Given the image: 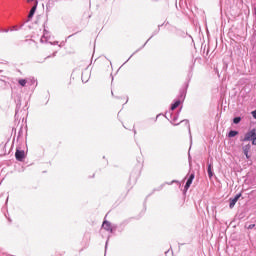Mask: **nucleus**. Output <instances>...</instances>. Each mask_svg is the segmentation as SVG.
Listing matches in <instances>:
<instances>
[{"instance_id": "obj_7", "label": "nucleus", "mask_w": 256, "mask_h": 256, "mask_svg": "<svg viewBox=\"0 0 256 256\" xmlns=\"http://www.w3.org/2000/svg\"><path fill=\"white\" fill-rule=\"evenodd\" d=\"M25 150H21L20 148H16V152H15V158L16 161H20L23 162L25 161Z\"/></svg>"}, {"instance_id": "obj_3", "label": "nucleus", "mask_w": 256, "mask_h": 256, "mask_svg": "<svg viewBox=\"0 0 256 256\" xmlns=\"http://www.w3.org/2000/svg\"><path fill=\"white\" fill-rule=\"evenodd\" d=\"M185 101V98H178L174 99L173 102L170 105V111H175V109L179 107H183V102Z\"/></svg>"}, {"instance_id": "obj_5", "label": "nucleus", "mask_w": 256, "mask_h": 256, "mask_svg": "<svg viewBox=\"0 0 256 256\" xmlns=\"http://www.w3.org/2000/svg\"><path fill=\"white\" fill-rule=\"evenodd\" d=\"M241 197H243L242 192L236 194L233 198H230L229 199V209H233V207H235V205L237 204V201H239V199H241Z\"/></svg>"}, {"instance_id": "obj_17", "label": "nucleus", "mask_w": 256, "mask_h": 256, "mask_svg": "<svg viewBox=\"0 0 256 256\" xmlns=\"http://www.w3.org/2000/svg\"><path fill=\"white\" fill-rule=\"evenodd\" d=\"M40 102H41L40 105H47V103H49V98L47 97L41 98Z\"/></svg>"}, {"instance_id": "obj_12", "label": "nucleus", "mask_w": 256, "mask_h": 256, "mask_svg": "<svg viewBox=\"0 0 256 256\" xmlns=\"http://www.w3.org/2000/svg\"><path fill=\"white\" fill-rule=\"evenodd\" d=\"M207 173H208L209 179H213V176L215 175V173L213 172V164L207 165Z\"/></svg>"}, {"instance_id": "obj_10", "label": "nucleus", "mask_w": 256, "mask_h": 256, "mask_svg": "<svg viewBox=\"0 0 256 256\" xmlns=\"http://www.w3.org/2000/svg\"><path fill=\"white\" fill-rule=\"evenodd\" d=\"M173 183H178V185H181V182H179L178 180H172L171 182L169 183H164V184H161L158 188L154 189V191H162L163 187H165V185H173Z\"/></svg>"}, {"instance_id": "obj_9", "label": "nucleus", "mask_w": 256, "mask_h": 256, "mask_svg": "<svg viewBox=\"0 0 256 256\" xmlns=\"http://www.w3.org/2000/svg\"><path fill=\"white\" fill-rule=\"evenodd\" d=\"M243 154L245 155L246 159H251V155L249 151H251V144H246L242 147Z\"/></svg>"}, {"instance_id": "obj_25", "label": "nucleus", "mask_w": 256, "mask_h": 256, "mask_svg": "<svg viewBox=\"0 0 256 256\" xmlns=\"http://www.w3.org/2000/svg\"><path fill=\"white\" fill-rule=\"evenodd\" d=\"M251 115H252L253 119H256V109L251 112Z\"/></svg>"}, {"instance_id": "obj_35", "label": "nucleus", "mask_w": 256, "mask_h": 256, "mask_svg": "<svg viewBox=\"0 0 256 256\" xmlns=\"http://www.w3.org/2000/svg\"><path fill=\"white\" fill-rule=\"evenodd\" d=\"M131 177H133V174H130V179H131Z\"/></svg>"}, {"instance_id": "obj_26", "label": "nucleus", "mask_w": 256, "mask_h": 256, "mask_svg": "<svg viewBox=\"0 0 256 256\" xmlns=\"http://www.w3.org/2000/svg\"><path fill=\"white\" fill-rule=\"evenodd\" d=\"M118 233H123V231H125V229L121 228V226H118Z\"/></svg>"}, {"instance_id": "obj_32", "label": "nucleus", "mask_w": 256, "mask_h": 256, "mask_svg": "<svg viewBox=\"0 0 256 256\" xmlns=\"http://www.w3.org/2000/svg\"><path fill=\"white\" fill-rule=\"evenodd\" d=\"M9 201V198H6V203Z\"/></svg>"}, {"instance_id": "obj_21", "label": "nucleus", "mask_w": 256, "mask_h": 256, "mask_svg": "<svg viewBox=\"0 0 256 256\" xmlns=\"http://www.w3.org/2000/svg\"><path fill=\"white\" fill-rule=\"evenodd\" d=\"M188 162H189V167H191L192 161H191V153L190 152H188Z\"/></svg>"}, {"instance_id": "obj_13", "label": "nucleus", "mask_w": 256, "mask_h": 256, "mask_svg": "<svg viewBox=\"0 0 256 256\" xmlns=\"http://www.w3.org/2000/svg\"><path fill=\"white\" fill-rule=\"evenodd\" d=\"M181 123H184V125L187 127V129L189 130V133H191V125L189 124V120L185 119L180 121L179 123L173 124L175 127H177V125H181Z\"/></svg>"}, {"instance_id": "obj_1", "label": "nucleus", "mask_w": 256, "mask_h": 256, "mask_svg": "<svg viewBox=\"0 0 256 256\" xmlns=\"http://www.w3.org/2000/svg\"><path fill=\"white\" fill-rule=\"evenodd\" d=\"M242 143H247V141H252V145H256V128H252L245 133L244 137L240 138Z\"/></svg>"}, {"instance_id": "obj_18", "label": "nucleus", "mask_w": 256, "mask_h": 256, "mask_svg": "<svg viewBox=\"0 0 256 256\" xmlns=\"http://www.w3.org/2000/svg\"><path fill=\"white\" fill-rule=\"evenodd\" d=\"M119 225L112 223V235H115V232L118 230Z\"/></svg>"}, {"instance_id": "obj_34", "label": "nucleus", "mask_w": 256, "mask_h": 256, "mask_svg": "<svg viewBox=\"0 0 256 256\" xmlns=\"http://www.w3.org/2000/svg\"><path fill=\"white\" fill-rule=\"evenodd\" d=\"M254 13H255V15H256V8L254 9Z\"/></svg>"}, {"instance_id": "obj_24", "label": "nucleus", "mask_w": 256, "mask_h": 256, "mask_svg": "<svg viewBox=\"0 0 256 256\" xmlns=\"http://www.w3.org/2000/svg\"><path fill=\"white\" fill-rule=\"evenodd\" d=\"M159 117H161V114H158L155 118H151V119H153L154 123H157V119H159Z\"/></svg>"}, {"instance_id": "obj_6", "label": "nucleus", "mask_w": 256, "mask_h": 256, "mask_svg": "<svg viewBox=\"0 0 256 256\" xmlns=\"http://www.w3.org/2000/svg\"><path fill=\"white\" fill-rule=\"evenodd\" d=\"M102 229L113 235V223L108 220H104L102 223Z\"/></svg>"}, {"instance_id": "obj_16", "label": "nucleus", "mask_w": 256, "mask_h": 256, "mask_svg": "<svg viewBox=\"0 0 256 256\" xmlns=\"http://www.w3.org/2000/svg\"><path fill=\"white\" fill-rule=\"evenodd\" d=\"M242 119H243V118H241V116H236V117H234L233 120H232V121H233V124H234V125H239V123H241Z\"/></svg>"}, {"instance_id": "obj_31", "label": "nucleus", "mask_w": 256, "mask_h": 256, "mask_svg": "<svg viewBox=\"0 0 256 256\" xmlns=\"http://www.w3.org/2000/svg\"><path fill=\"white\" fill-rule=\"evenodd\" d=\"M9 223H11V218H8Z\"/></svg>"}, {"instance_id": "obj_4", "label": "nucleus", "mask_w": 256, "mask_h": 256, "mask_svg": "<svg viewBox=\"0 0 256 256\" xmlns=\"http://www.w3.org/2000/svg\"><path fill=\"white\" fill-rule=\"evenodd\" d=\"M194 179H195V172H192L191 174H189L187 178L186 184L183 189V193H187V191H189V188L191 187V185H193Z\"/></svg>"}, {"instance_id": "obj_8", "label": "nucleus", "mask_w": 256, "mask_h": 256, "mask_svg": "<svg viewBox=\"0 0 256 256\" xmlns=\"http://www.w3.org/2000/svg\"><path fill=\"white\" fill-rule=\"evenodd\" d=\"M18 83L19 85H21V87H27V85H33V83H35V79L33 78L20 79Z\"/></svg>"}, {"instance_id": "obj_23", "label": "nucleus", "mask_w": 256, "mask_h": 256, "mask_svg": "<svg viewBox=\"0 0 256 256\" xmlns=\"http://www.w3.org/2000/svg\"><path fill=\"white\" fill-rule=\"evenodd\" d=\"M109 239H111V235L108 236L106 243H105V249H107V245H109Z\"/></svg>"}, {"instance_id": "obj_29", "label": "nucleus", "mask_w": 256, "mask_h": 256, "mask_svg": "<svg viewBox=\"0 0 256 256\" xmlns=\"http://www.w3.org/2000/svg\"><path fill=\"white\" fill-rule=\"evenodd\" d=\"M118 226L121 227V228H123V229H125V227L121 226V224H119Z\"/></svg>"}, {"instance_id": "obj_15", "label": "nucleus", "mask_w": 256, "mask_h": 256, "mask_svg": "<svg viewBox=\"0 0 256 256\" xmlns=\"http://www.w3.org/2000/svg\"><path fill=\"white\" fill-rule=\"evenodd\" d=\"M35 11H37V4H35V5L31 8V10H30V12H29V14H28L29 19H31V18L33 17V15H35Z\"/></svg>"}, {"instance_id": "obj_14", "label": "nucleus", "mask_w": 256, "mask_h": 256, "mask_svg": "<svg viewBox=\"0 0 256 256\" xmlns=\"http://www.w3.org/2000/svg\"><path fill=\"white\" fill-rule=\"evenodd\" d=\"M237 135H239V131L237 130H230L228 133H227V137L229 139H233V137H237Z\"/></svg>"}, {"instance_id": "obj_37", "label": "nucleus", "mask_w": 256, "mask_h": 256, "mask_svg": "<svg viewBox=\"0 0 256 256\" xmlns=\"http://www.w3.org/2000/svg\"><path fill=\"white\" fill-rule=\"evenodd\" d=\"M170 123H172V125H173V121H170Z\"/></svg>"}, {"instance_id": "obj_2", "label": "nucleus", "mask_w": 256, "mask_h": 256, "mask_svg": "<svg viewBox=\"0 0 256 256\" xmlns=\"http://www.w3.org/2000/svg\"><path fill=\"white\" fill-rule=\"evenodd\" d=\"M16 103V109H15V117H17V115H19V110L21 109V106L23 105L22 109H28L27 107V103H29V98H17L15 100Z\"/></svg>"}, {"instance_id": "obj_22", "label": "nucleus", "mask_w": 256, "mask_h": 256, "mask_svg": "<svg viewBox=\"0 0 256 256\" xmlns=\"http://www.w3.org/2000/svg\"><path fill=\"white\" fill-rule=\"evenodd\" d=\"M22 135H23V128H20V130L18 132V138L17 139H19V137H21Z\"/></svg>"}, {"instance_id": "obj_30", "label": "nucleus", "mask_w": 256, "mask_h": 256, "mask_svg": "<svg viewBox=\"0 0 256 256\" xmlns=\"http://www.w3.org/2000/svg\"><path fill=\"white\" fill-rule=\"evenodd\" d=\"M31 1H33V0H27V3H31Z\"/></svg>"}, {"instance_id": "obj_28", "label": "nucleus", "mask_w": 256, "mask_h": 256, "mask_svg": "<svg viewBox=\"0 0 256 256\" xmlns=\"http://www.w3.org/2000/svg\"><path fill=\"white\" fill-rule=\"evenodd\" d=\"M133 133L134 135H137V130H135V128H133Z\"/></svg>"}, {"instance_id": "obj_11", "label": "nucleus", "mask_w": 256, "mask_h": 256, "mask_svg": "<svg viewBox=\"0 0 256 256\" xmlns=\"http://www.w3.org/2000/svg\"><path fill=\"white\" fill-rule=\"evenodd\" d=\"M182 109H183V106H181L175 114L170 113V119H172V121H177V119H179V114L181 113Z\"/></svg>"}, {"instance_id": "obj_38", "label": "nucleus", "mask_w": 256, "mask_h": 256, "mask_svg": "<svg viewBox=\"0 0 256 256\" xmlns=\"http://www.w3.org/2000/svg\"><path fill=\"white\" fill-rule=\"evenodd\" d=\"M103 159H105V156H103Z\"/></svg>"}, {"instance_id": "obj_33", "label": "nucleus", "mask_w": 256, "mask_h": 256, "mask_svg": "<svg viewBox=\"0 0 256 256\" xmlns=\"http://www.w3.org/2000/svg\"><path fill=\"white\" fill-rule=\"evenodd\" d=\"M178 245H179V247H181V245H184V244L179 243Z\"/></svg>"}, {"instance_id": "obj_19", "label": "nucleus", "mask_w": 256, "mask_h": 256, "mask_svg": "<svg viewBox=\"0 0 256 256\" xmlns=\"http://www.w3.org/2000/svg\"><path fill=\"white\" fill-rule=\"evenodd\" d=\"M120 224H121V226H123L124 228L127 227V225H129V219H126V220L122 221Z\"/></svg>"}, {"instance_id": "obj_27", "label": "nucleus", "mask_w": 256, "mask_h": 256, "mask_svg": "<svg viewBox=\"0 0 256 256\" xmlns=\"http://www.w3.org/2000/svg\"><path fill=\"white\" fill-rule=\"evenodd\" d=\"M118 99H121V100L124 99V101H125V102H124V105L129 102V98H118Z\"/></svg>"}, {"instance_id": "obj_20", "label": "nucleus", "mask_w": 256, "mask_h": 256, "mask_svg": "<svg viewBox=\"0 0 256 256\" xmlns=\"http://www.w3.org/2000/svg\"><path fill=\"white\" fill-rule=\"evenodd\" d=\"M245 229L251 230V229H255V224H245Z\"/></svg>"}, {"instance_id": "obj_36", "label": "nucleus", "mask_w": 256, "mask_h": 256, "mask_svg": "<svg viewBox=\"0 0 256 256\" xmlns=\"http://www.w3.org/2000/svg\"><path fill=\"white\" fill-rule=\"evenodd\" d=\"M170 123H172V125H173V121H170Z\"/></svg>"}]
</instances>
